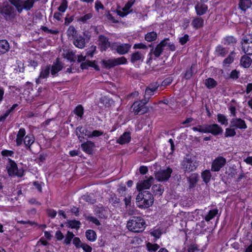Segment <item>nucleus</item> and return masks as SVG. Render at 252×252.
Wrapping results in <instances>:
<instances>
[{"instance_id":"nucleus-1","label":"nucleus","mask_w":252,"mask_h":252,"mask_svg":"<svg viewBox=\"0 0 252 252\" xmlns=\"http://www.w3.org/2000/svg\"><path fill=\"white\" fill-rule=\"evenodd\" d=\"M145 225V221L142 217L133 216L127 221L126 227L130 231L141 232L144 230Z\"/></svg>"},{"instance_id":"nucleus-2","label":"nucleus","mask_w":252,"mask_h":252,"mask_svg":"<svg viewBox=\"0 0 252 252\" xmlns=\"http://www.w3.org/2000/svg\"><path fill=\"white\" fill-rule=\"evenodd\" d=\"M154 202V197L149 191H140L136 197V203L141 208H148L152 206Z\"/></svg>"},{"instance_id":"nucleus-3","label":"nucleus","mask_w":252,"mask_h":252,"mask_svg":"<svg viewBox=\"0 0 252 252\" xmlns=\"http://www.w3.org/2000/svg\"><path fill=\"white\" fill-rule=\"evenodd\" d=\"M0 11L5 20L7 21H15L18 15L16 8L11 3L10 4L7 2L4 3L0 8Z\"/></svg>"},{"instance_id":"nucleus-4","label":"nucleus","mask_w":252,"mask_h":252,"mask_svg":"<svg viewBox=\"0 0 252 252\" xmlns=\"http://www.w3.org/2000/svg\"><path fill=\"white\" fill-rule=\"evenodd\" d=\"M12 5L15 6L18 13H21L24 10H30L33 6L35 0H9Z\"/></svg>"},{"instance_id":"nucleus-5","label":"nucleus","mask_w":252,"mask_h":252,"mask_svg":"<svg viewBox=\"0 0 252 252\" xmlns=\"http://www.w3.org/2000/svg\"><path fill=\"white\" fill-rule=\"evenodd\" d=\"M182 168L185 172L194 171L199 166V161L194 156H187L181 163Z\"/></svg>"},{"instance_id":"nucleus-6","label":"nucleus","mask_w":252,"mask_h":252,"mask_svg":"<svg viewBox=\"0 0 252 252\" xmlns=\"http://www.w3.org/2000/svg\"><path fill=\"white\" fill-rule=\"evenodd\" d=\"M127 62V60L125 57L107 60H103L101 61L103 67L107 69H110L118 65L126 64Z\"/></svg>"},{"instance_id":"nucleus-7","label":"nucleus","mask_w":252,"mask_h":252,"mask_svg":"<svg viewBox=\"0 0 252 252\" xmlns=\"http://www.w3.org/2000/svg\"><path fill=\"white\" fill-rule=\"evenodd\" d=\"M146 104L144 103V101H143V100L140 102H135L131 106V112H133L135 115H142L147 113L149 111V108L145 106Z\"/></svg>"},{"instance_id":"nucleus-8","label":"nucleus","mask_w":252,"mask_h":252,"mask_svg":"<svg viewBox=\"0 0 252 252\" xmlns=\"http://www.w3.org/2000/svg\"><path fill=\"white\" fill-rule=\"evenodd\" d=\"M241 44L242 51L244 53L252 55V35L244 36L241 41Z\"/></svg>"},{"instance_id":"nucleus-9","label":"nucleus","mask_w":252,"mask_h":252,"mask_svg":"<svg viewBox=\"0 0 252 252\" xmlns=\"http://www.w3.org/2000/svg\"><path fill=\"white\" fill-rule=\"evenodd\" d=\"M111 48L120 55L126 54L131 48V45L128 43H119L115 42L112 44Z\"/></svg>"},{"instance_id":"nucleus-10","label":"nucleus","mask_w":252,"mask_h":252,"mask_svg":"<svg viewBox=\"0 0 252 252\" xmlns=\"http://www.w3.org/2000/svg\"><path fill=\"white\" fill-rule=\"evenodd\" d=\"M226 159L221 156L216 158L212 162L211 165V171L213 172H217L223 167L226 164Z\"/></svg>"},{"instance_id":"nucleus-11","label":"nucleus","mask_w":252,"mask_h":252,"mask_svg":"<svg viewBox=\"0 0 252 252\" xmlns=\"http://www.w3.org/2000/svg\"><path fill=\"white\" fill-rule=\"evenodd\" d=\"M172 172V169L170 168L160 170L155 173V177L158 181H165L170 178Z\"/></svg>"},{"instance_id":"nucleus-12","label":"nucleus","mask_w":252,"mask_h":252,"mask_svg":"<svg viewBox=\"0 0 252 252\" xmlns=\"http://www.w3.org/2000/svg\"><path fill=\"white\" fill-rule=\"evenodd\" d=\"M64 67V64L60 61L58 58L53 62V64L51 65V74L53 77H56L58 75V73L61 71Z\"/></svg>"},{"instance_id":"nucleus-13","label":"nucleus","mask_w":252,"mask_h":252,"mask_svg":"<svg viewBox=\"0 0 252 252\" xmlns=\"http://www.w3.org/2000/svg\"><path fill=\"white\" fill-rule=\"evenodd\" d=\"M230 126L233 127L235 129H246L247 128L245 121L241 118L236 117H234L230 120Z\"/></svg>"},{"instance_id":"nucleus-14","label":"nucleus","mask_w":252,"mask_h":252,"mask_svg":"<svg viewBox=\"0 0 252 252\" xmlns=\"http://www.w3.org/2000/svg\"><path fill=\"white\" fill-rule=\"evenodd\" d=\"M154 181L153 177L150 176L147 180H145L139 183L137 185V190L140 192L144 191V189H149Z\"/></svg>"},{"instance_id":"nucleus-15","label":"nucleus","mask_w":252,"mask_h":252,"mask_svg":"<svg viewBox=\"0 0 252 252\" xmlns=\"http://www.w3.org/2000/svg\"><path fill=\"white\" fill-rule=\"evenodd\" d=\"M51 65H46L41 67L40 74L36 80V84H40L41 82V79L47 78L50 74Z\"/></svg>"},{"instance_id":"nucleus-16","label":"nucleus","mask_w":252,"mask_h":252,"mask_svg":"<svg viewBox=\"0 0 252 252\" xmlns=\"http://www.w3.org/2000/svg\"><path fill=\"white\" fill-rule=\"evenodd\" d=\"M207 133H211L214 135H218L222 133V128L218 124H214L212 125L207 124Z\"/></svg>"},{"instance_id":"nucleus-17","label":"nucleus","mask_w":252,"mask_h":252,"mask_svg":"<svg viewBox=\"0 0 252 252\" xmlns=\"http://www.w3.org/2000/svg\"><path fill=\"white\" fill-rule=\"evenodd\" d=\"M76 135L80 141L84 138L83 135L88 136L90 138L91 131L84 128L83 126H79L76 128Z\"/></svg>"},{"instance_id":"nucleus-18","label":"nucleus","mask_w":252,"mask_h":252,"mask_svg":"<svg viewBox=\"0 0 252 252\" xmlns=\"http://www.w3.org/2000/svg\"><path fill=\"white\" fill-rule=\"evenodd\" d=\"M98 42V45L100 46L102 50L105 51L110 47V43L108 41V38L104 35H99Z\"/></svg>"},{"instance_id":"nucleus-19","label":"nucleus","mask_w":252,"mask_h":252,"mask_svg":"<svg viewBox=\"0 0 252 252\" xmlns=\"http://www.w3.org/2000/svg\"><path fill=\"white\" fill-rule=\"evenodd\" d=\"M133 3L134 1H128L126 4L125 6L122 8V10L117 11L118 15L122 17L126 16L128 13L132 11V10H129L132 6V5L133 4Z\"/></svg>"},{"instance_id":"nucleus-20","label":"nucleus","mask_w":252,"mask_h":252,"mask_svg":"<svg viewBox=\"0 0 252 252\" xmlns=\"http://www.w3.org/2000/svg\"><path fill=\"white\" fill-rule=\"evenodd\" d=\"M81 148L85 153L91 154L92 153L93 148L95 145L94 142L91 141H87L86 142L81 144Z\"/></svg>"},{"instance_id":"nucleus-21","label":"nucleus","mask_w":252,"mask_h":252,"mask_svg":"<svg viewBox=\"0 0 252 252\" xmlns=\"http://www.w3.org/2000/svg\"><path fill=\"white\" fill-rule=\"evenodd\" d=\"M195 9L197 15L201 16L204 15L208 9V6L202 3H198L195 6Z\"/></svg>"},{"instance_id":"nucleus-22","label":"nucleus","mask_w":252,"mask_h":252,"mask_svg":"<svg viewBox=\"0 0 252 252\" xmlns=\"http://www.w3.org/2000/svg\"><path fill=\"white\" fill-rule=\"evenodd\" d=\"M204 20L201 17H196L193 18L191 25L193 28L198 29L204 26Z\"/></svg>"},{"instance_id":"nucleus-23","label":"nucleus","mask_w":252,"mask_h":252,"mask_svg":"<svg viewBox=\"0 0 252 252\" xmlns=\"http://www.w3.org/2000/svg\"><path fill=\"white\" fill-rule=\"evenodd\" d=\"M95 214L100 219H105L107 217V210L103 207H96L95 208Z\"/></svg>"},{"instance_id":"nucleus-24","label":"nucleus","mask_w":252,"mask_h":252,"mask_svg":"<svg viewBox=\"0 0 252 252\" xmlns=\"http://www.w3.org/2000/svg\"><path fill=\"white\" fill-rule=\"evenodd\" d=\"M131 139L130 133L128 132H125L117 139V143L120 144H125L129 142Z\"/></svg>"},{"instance_id":"nucleus-25","label":"nucleus","mask_w":252,"mask_h":252,"mask_svg":"<svg viewBox=\"0 0 252 252\" xmlns=\"http://www.w3.org/2000/svg\"><path fill=\"white\" fill-rule=\"evenodd\" d=\"M73 44L78 48H84L85 46V38L81 35L77 36L74 38Z\"/></svg>"},{"instance_id":"nucleus-26","label":"nucleus","mask_w":252,"mask_h":252,"mask_svg":"<svg viewBox=\"0 0 252 252\" xmlns=\"http://www.w3.org/2000/svg\"><path fill=\"white\" fill-rule=\"evenodd\" d=\"M143 55L140 51H136L132 53L131 55L130 62L132 63H134L138 61H143Z\"/></svg>"},{"instance_id":"nucleus-27","label":"nucleus","mask_w":252,"mask_h":252,"mask_svg":"<svg viewBox=\"0 0 252 252\" xmlns=\"http://www.w3.org/2000/svg\"><path fill=\"white\" fill-rule=\"evenodd\" d=\"M113 103L112 99L107 96H102L100 99V107H104L105 108L109 107Z\"/></svg>"},{"instance_id":"nucleus-28","label":"nucleus","mask_w":252,"mask_h":252,"mask_svg":"<svg viewBox=\"0 0 252 252\" xmlns=\"http://www.w3.org/2000/svg\"><path fill=\"white\" fill-rule=\"evenodd\" d=\"M26 130L24 128H20L17 135L16 139V144L18 146L22 145L23 141V137L25 136Z\"/></svg>"},{"instance_id":"nucleus-29","label":"nucleus","mask_w":252,"mask_h":252,"mask_svg":"<svg viewBox=\"0 0 252 252\" xmlns=\"http://www.w3.org/2000/svg\"><path fill=\"white\" fill-rule=\"evenodd\" d=\"M34 142V138L32 134L27 135L24 139V143L27 150H31V146Z\"/></svg>"},{"instance_id":"nucleus-30","label":"nucleus","mask_w":252,"mask_h":252,"mask_svg":"<svg viewBox=\"0 0 252 252\" xmlns=\"http://www.w3.org/2000/svg\"><path fill=\"white\" fill-rule=\"evenodd\" d=\"M9 44L7 40H0V54L6 53L9 50Z\"/></svg>"},{"instance_id":"nucleus-31","label":"nucleus","mask_w":252,"mask_h":252,"mask_svg":"<svg viewBox=\"0 0 252 252\" xmlns=\"http://www.w3.org/2000/svg\"><path fill=\"white\" fill-rule=\"evenodd\" d=\"M252 2L251 0H240L239 6L240 8L245 11L251 6Z\"/></svg>"},{"instance_id":"nucleus-32","label":"nucleus","mask_w":252,"mask_h":252,"mask_svg":"<svg viewBox=\"0 0 252 252\" xmlns=\"http://www.w3.org/2000/svg\"><path fill=\"white\" fill-rule=\"evenodd\" d=\"M216 53L218 56L224 57L228 53V51L222 46L219 45L216 47Z\"/></svg>"},{"instance_id":"nucleus-33","label":"nucleus","mask_w":252,"mask_h":252,"mask_svg":"<svg viewBox=\"0 0 252 252\" xmlns=\"http://www.w3.org/2000/svg\"><path fill=\"white\" fill-rule=\"evenodd\" d=\"M86 237L89 241L94 242L96 238V233L93 230H87L86 231Z\"/></svg>"},{"instance_id":"nucleus-34","label":"nucleus","mask_w":252,"mask_h":252,"mask_svg":"<svg viewBox=\"0 0 252 252\" xmlns=\"http://www.w3.org/2000/svg\"><path fill=\"white\" fill-rule=\"evenodd\" d=\"M252 60L248 56H244L241 58V64L244 67H248L251 64Z\"/></svg>"},{"instance_id":"nucleus-35","label":"nucleus","mask_w":252,"mask_h":252,"mask_svg":"<svg viewBox=\"0 0 252 252\" xmlns=\"http://www.w3.org/2000/svg\"><path fill=\"white\" fill-rule=\"evenodd\" d=\"M218 211H219L217 209L210 210L208 214L204 218V220L206 221H210L218 214Z\"/></svg>"},{"instance_id":"nucleus-36","label":"nucleus","mask_w":252,"mask_h":252,"mask_svg":"<svg viewBox=\"0 0 252 252\" xmlns=\"http://www.w3.org/2000/svg\"><path fill=\"white\" fill-rule=\"evenodd\" d=\"M157 38V33L155 32H148L145 36V39L148 42L155 40Z\"/></svg>"},{"instance_id":"nucleus-37","label":"nucleus","mask_w":252,"mask_h":252,"mask_svg":"<svg viewBox=\"0 0 252 252\" xmlns=\"http://www.w3.org/2000/svg\"><path fill=\"white\" fill-rule=\"evenodd\" d=\"M152 190L155 195H161L163 192V189L160 184L154 185L152 187Z\"/></svg>"},{"instance_id":"nucleus-38","label":"nucleus","mask_w":252,"mask_h":252,"mask_svg":"<svg viewBox=\"0 0 252 252\" xmlns=\"http://www.w3.org/2000/svg\"><path fill=\"white\" fill-rule=\"evenodd\" d=\"M205 84L208 89H212L215 88L217 83L214 79L209 78L205 80Z\"/></svg>"},{"instance_id":"nucleus-39","label":"nucleus","mask_w":252,"mask_h":252,"mask_svg":"<svg viewBox=\"0 0 252 252\" xmlns=\"http://www.w3.org/2000/svg\"><path fill=\"white\" fill-rule=\"evenodd\" d=\"M146 247L149 252H156L159 248V246L157 244H152L148 242L146 244Z\"/></svg>"},{"instance_id":"nucleus-40","label":"nucleus","mask_w":252,"mask_h":252,"mask_svg":"<svg viewBox=\"0 0 252 252\" xmlns=\"http://www.w3.org/2000/svg\"><path fill=\"white\" fill-rule=\"evenodd\" d=\"M67 36L69 37H72L73 39L77 37V31L73 26H70L66 32Z\"/></svg>"},{"instance_id":"nucleus-41","label":"nucleus","mask_w":252,"mask_h":252,"mask_svg":"<svg viewBox=\"0 0 252 252\" xmlns=\"http://www.w3.org/2000/svg\"><path fill=\"white\" fill-rule=\"evenodd\" d=\"M155 91L147 88L145 92L144 99L143 101H144V103H147L151 97V95H153L154 94Z\"/></svg>"},{"instance_id":"nucleus-42","label":"nucleus","mask_w":252,"mask_h":252,"mask_svg":"<svg viewBox=\"0 0 252 252\" xmlns=\"http://www.w3.org/2000/svg\"><path fill=\"white\" fill-rule=\"evenodd\" d=\"M64 57L72 63H74L76 59L75 54L72 51H68L66 53Z\"/></svg>"},{"instance_id":"nucleus-43","label":"nucleus","mask_w":252,"mask_h":252,"mask_svg":"<svg viewBox=\"0 0 252 252\" xmlns=\"http://www.w3.org/2000/svg\"><path fill=\"white\" fill-rule=\"evenodd\" d=\"M236 134L235 129L230 126L229 127L226 128L225 131V137H233Z\"/></svg>"},{"instance_id":"nucleus-44","label":"nucleus","mask_w":252,"mask_h":252,"mask_svg":"<svg viewBox=\"0 0 252 252\" xmlns=\"http://www.w3.org/2000/svg\"><path fill=\"white\" fill-rule=\"evenodd\" d=\"M199 176L197 174H192L189 178L188 180L190 185L193 186L198 181Z\"/></svg>"},{"instance_id":"nucleus-45","label":"nucleus","mask_w":252,"mask_h":252,"mask_svg":"<svg viewBox=\"0 0 252 252\" xmlns=\"http://www.w3.org/2000/svg\"><path fill=\"white\" fill-rule=\"evenodd\" d=\"M201 177L203 181L206 184L208 183L211 178V174L209 170H206L201 174Z\"/></svg>"},{"instance_id":"nucleus-46","label":"nucleus","mask_w":252,"mask_h":252,"mask_svg":"<svg viewBox=\"0 0 252 252\" xmlns=\"http://www.w3.org/2000/svg\"><path fill=\"white\" fill-rule=\"evenodd\" d=\"M67 224L69 227H70L71 228H76L78 229L80 228L81 222L78 220H74L68 221Z\"/></svg>"},{"instance_id":"nucleus-47","label":"nucleus","mask_w":252,"mask_h":252,"mask_svg":"<svg viewBox=\"0 0 252 252\" xmlns=\"http://www.w3.org/2000/svg\"><path fill=\"white\" fill-rule=\"evenodd\" d=\"M217 120L218 122H219L222 125H227L228 124V120L226 117L223 114H218L217 115Z\"/></svg>"},{"instance_id":"nucleus-48","label":"nucleus","mask_w":252,"mask_h":252,"mask_svg":"<svg viewBox=\"0 0 252 252\" xmlns=\"http://www.w3.org/2000/svg\"><path fill=\"white\" fill-rule=\"evenodd\" d=\"M192 129L194 131H198L202 133H207V124L199 125L195 127H193Z\"/></svg>"},{"instance_id":"nucleus-49","label":"nucleus","mask_w":252,"mask_h":252,"mask_svg":"<svg viewBox=\"0 0 252 252\" xmlns=\"http://www.w3.org/2000/svg\"><path fill=\"white\" fill-rule=\"evenodd\" d=\"M17 171V166L15 163L11 164V167L8 169V173L10 176L16 175Z\"/></svg>"},{"instance_id":"nucleus-50","label":"nucleus","mask_w":252,"mask_h":252,"mask_svg":"<svg viewBox=\"0 0 252 252\" xmlns=\"http://www.w3.org/2000/svg\"><path fill=\"white\" fill-rule=\"evenodd\" d=\"M234 54V53L233 52H231L230 55L228 56V57L226 58H225L223 62V65H228L231 63H232L234 61V57L233 55Z\"/></svg>"},{"instance_id":"nucleus-51","label":"nucleus","mask_w":252,"mask_h":252,"mask_svg":"<svg viewBox=\"0 0 252 252\" xmlns=\"http://www.w3.org/2000/svg\"><path fill=\"white\" fill-rule=\"evenodd\" d=\"M74 113L78 117L82 118L84 113L83 106L81 105H78L74 109Z\"/></svg>"},{"instance_id":"nucleus-52","label":"nucleus","mask_w":252,"mask_h":252,"mask_svg":"<svg viewBox=\"0 0 252 252\" xmlns=\"http://www.w3.org/2000/svg\"><path fill=\"white\" fill-rule=\"evenodd\" d=\"M96 46L95 45H92L89 48L87 49L86 52V56L92 58L96 50Z\"/></svg>"},{"instance_id":"nucleus-53","label":"nucleus","mask_w":252,"mask_h":252,"mask_svg":"<svg viewBox=\"0 0 252 252\" xmlns=\"http://www.w3.org/2000/svg\"><path fill=\"white\" fill-rule=\"evenodd\" d=\"M84 216L87 220L92 222L93 223L95 224L96 225L99 226L100 225V222L99 221L98 219H96V218L92 217V216H87L85 215H84Z\"/></svg>"},{"instance_id":"nucleus-54","label":"nucleus","mask_w":252,"mask_h":252,"mask_svg":"<svg viewBox=\"0 0 252 252\" xmlns=\"http://www.w3.org/2000/svg\"><path fill=\"white\" fill-rule=\"evenodd\" d=\"M67 8V1L66 0H62L60 6L58 7V10L62 12H64Z\"/></svg>"},{"instance_id":"nucleus-55","label":"nucleus","mask_w":252,"mask_h":252,"mask_svg":"<svg viewBox=\"0 0 252 252\" xmlns=\"http://www.w3.org/2000/svg\"><path fill=\"white\" fill-rule=\"evenodd\" d=\"M74 236L73 233L71 232L68 231L66 235L65 239L64 240V243L66 245H68L70 243L72 239Z\"/></svg>"},{"instance_id":"nucleus-56","label":"nucleus","mask_w":252,"mask_h":252,"mask_svg":"<svg viewBox=\"0 0 252 252\" xmlns=\"http://www.w3.org/2000/svg\"><path fill=\"white\" fill-rule=\"evenodd\" d=\"M163 50V49L162 48L161 46L158 45L156 47L155 50L153 51V54L156 57L158 58L160 56Z\"/></svg>"},{"instance_id":"nucleus-57","label":"nucleus","mask_w":252,"mask_h":252,"mask_svg":"<svg viewBox=\"0 0 252 252\" xmlns=\"http://www.w3.org/2000/svg\"><path fill=\"white\" fill-rule=\"evenodd\" d=\"M92 17L93 15L92 13H88L84 16L80 17L78 19V21L83 23H85Z\"/></svg>"},{"instance_id":"nucleus-58","label":"nucleus","mask_w":252,"mask_h":252,"mask_svg":"<svg viewBox=\"0 0 252 252\" xmlns=\"http://www.w3.org/2000/svg\"><path fill=\"white\" fill-rule=\"evenodd\" d=\"M192 68H193V65H191V67L189 68V69L187 70L186 71V72L184 74V77L186 79H187V80L189 79L192 76V74H193Z\"/></svg>"},{"instance_id":"nucleus-59","label":"nucleus","mask_w":252,"mask_h":252,"mask_svg":"<svg viewBox=\"0 0 252 252\" xmlns=\"http://www.w3.org/2000/svg\"><path fill=\"white\" fill-rule=\"evenodd\" d=\"M200 250L197 245L193 244L188 246L187 249L188 252H199Z\"/></svg>"},{"instance_id":"nucleus-60","label":"nucleus","mask_w":252,"mask_h":252,"mask_svg":"<svg viewBox=\"0 0 252 252\" xmlns=\"http://www.w3.org/2000/svg\"><path fill=\"white\" fill-rule=\"evenodd\" d=\"M225 44H233L236 43V40L235 38L232 36H227L225 38Z\"/></svg>"},{"instance_id":"nucleus-61","label":"nucleus","mask_w":252,"mask_h":252,"mask_svg":"<svg viewBox=\"0 0 252 252\" xmlns=\"http://www.w3.org/2000/svg\"><path fill=\"white\" fill-rule=\"evenodd\" d=\"M109 201L113 206H116L120 203V199L116 196L111 197Z\"/></svg>"},{"instance_id":"nucleus-62","label":"nucleus","mask_w":252,"mask_h":252,"mask_svg":"<svg viewBox=\"0 0 252 252\" xmlns=\"http://www.w3.org/2000/svg\"><path fill=\"white\" fill-rule=\"evenodd\" d=\"M103 134V131L95 130L92 132L91 131L90 138L93 137H99L101 135H102Z\"/></svg>"},{"instance_id":"nucleus-63","label":"nucleus","mask_w":252,"mask_h":252,"mask_svg":"<svg viewBox=\"0 0 252 252\" xmlns=\"http://www.w3.org/2000/svg\"><path fill=\"white\" fill-rule=\"evenodd\" d=\"M80 248H82L86 252H92V248L89 245L85 243H82L80 245Z\"/></svg>"},{"instance_id":"nucleus-64","label":"nucleus","mask_w":252,"mask_h":252,"mask_svg":"<svg viewBox=\"0 0 252 252\" xmlns=\"http://www.w3.org/2000/svg\"><path fill=\"white\" fill-rule=\"evenodd\" d=\"M189 36L188 34H186L183 37L180 38L179 42L182 45H184L188 42V41H189Z\"/></svg>"}]
</instances>
